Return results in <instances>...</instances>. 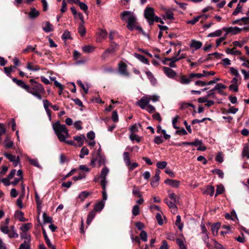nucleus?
I'll list each match as a JSON object with an SVG mask.
<instances>
[{"label": "nucleus", "instance_id": "57", "mask_svg": "<svg viewBox=\"0 0 249 249\" xmlns=\"http://www.w3.org/2000/svg\"><path fill=\"white\" fill-rule=\"evenodd\" d=\"M202 16H199L197 17H195L192 20H189L187 22L188 24H191L192 25L195 24L200 18H201Z\"/></svg>", "mask_w": 249, "mask_h": 249}, {"label": "nucleus", "instance_id": "27", "mask_svg": "<svg viewBox=\"0 0 249 249\" xmlns=\"http://www.w3.org/2000/svg\"><path fill=\"white\" fill-rule=\"evenodd\" d=\"M117 46H118V45L116 43H115L114 42H112L110 45V47L108 49H107L106 50L109 53H112L115 52V51H116V50L117 49Z\"/></svg>", "mask_w": 249, "mask_h": 249}, {"label": "nucleus", "instance_id": "23", "mask_svg": "<svg viewBox=\"0 0 249 249\" xmlns=\"http://www.w3.org/2000/svg\"><path fill=\"white\" fill-rule=\"evenodd\" d=\"M226 53L232 55H240L241 52L239 51L236 50L235 48L232 49L227 48L226 50Z\"/></svg>", "mask_w": 249, "mask_h": 249}, {"label": "nucleus", "instance_id": "25", "mask_svg": "<svg viewBox=\"0 0 249 249\" xmlns=\"http://www.w3.org/2000/svg\"><path fill=\"white\" fill-rule=\"evenodd\" d=\"M145 73L152 84L155 85L157 83V80L153 74L150 71H145Z\"/></svg>", "mask_w": 249, "mask_h": 249}, {"label": "nucleus", "instance_id": "62", "mask_svg": "<svg viewBox=\"0 0 249 249\" xmlns=\"http://www.w3.org/2000/svg\"><path fill=\"white\" fill-rule=\"evenodd\" d=\"M167 165L166 161H159L157 163V166L159 169H164Z\"/></svg>", "mask_w": 249, "mask_h": 249}, {"label": "nucleus", "instance_id": "39", "mask_svg": "<svg viewBox=\"0 0 249 249\" xmlns=\"http://www.w3.org/2000/svg\"><path fill=\"white\" fill-rule=\"evenodd\" d=\"M83 51L85 53H91L94 50V47L90 45H85L82 47Z\"/></svg>", "mask_w": 249, "mask_h": 249}, {"label": "nucleus", "instance_id": "4", "mask_svg": "<svg viewBox=\"0 0 249 249\" xmlns=\"http://www.w3.org/2000/svg\"><path fill=\"white\" fill-rule=\"evenodd\" d=\"M144 15L149 24L152 25L154 23L153 18L155 16L154 9L152 7H147L144 10Z\"/></svg>", "mask_w": 249, "mask_h": 249}, {"label": "nucleus", "instance_id": "59", "mask_svg": "<svg viewBox=\"0 0 249 249\" xmlns=\"http://www.w3.org/2000/svg\"><path fill=\"white\" fill-rule=\"evenodd\" d=\"M154 142L157 144H160L163 142V140L162 136H156Z\"/></svg>", "mask_w": 249, "mask_h": 249}, {"label": "nucleus", "instance_id": "16", "mask_svg": "<svg viewBox=\"0 0 249 249\" xmlns=\"http://www.w3.org/2000/svg\"><path fill=\"white\" fill-rule=\"evenodd\" d=\"M39 15V12L36 10L34 7L31 8V11L29 13L28 15L30 18L34 19L37 17Z\"/></svg>", "mask_w": 249, "mask_h": 249}, {"label": "nucleus", "instance_id": "13", "mask_svg": "<svg viewBox=\"0 0 249 249\" xmlns=\"http://www.w3.org/2000/svg\"><path fill=\"white\" fill-rule=\"evenodd\" d=\"M157 132L158 133H161L163 134V138L165 140H169L171 138V136L169 134H166V130L162 129L160 125H158L157 127Z\"/></svg>", "mask_w": 249, "mask_h": 249}, {"label": "nucleus", "instance_id": "42", "mask_svg": "<svg viewBox=\"0 0 249 249\" xmlns=\"http://www.w3.org/2000/svg\"><path fill=\"white\" fill-rule=\"evenodd\" d=\"M132 213L135 216L140 214V208L138 205H135L133 207Z\"/></svg>", "mask_w": 249, "mask_h": 249}, {"label": "nucleus", "instance_id": "29", "mask_svg": "<svg viewBox=\"0 0 249 249\" xmlns=\"http://www.w3.org/2000/svg\"><path fill=\"white\" fill-rule=\"evenodd\" d=\"M134 56L140 61H141L142 62L144 63V64H148V59L144 57L143 55H142L140 54H138L137 53H135L134 54Z\"/></svg>", "mask_w": 249, "mask_h": 249}, {"label": "nucleus", "instance_id": "49", "mask_svg": "<svg viewBox=\"0 0 249 249\" xmlns=\"http://www.w3.org/2000/svg\"><path fill=\"white\" fill-rule=\"evenodd\" d=\"M78 4L79 5L80 9L82 10L85 12V13H87L88 7L87 4L84 2H81L80 1H79Z\"/></svg>", "mask_w": 249, "mask_h": 249}, {"label": "nucleus", "instance_id": "2", "mask_svg": "<svg viewBox=\"0 0 249 249\" xmlns=\"http://www.w3.org/2000/svg\"><path fill=\"white\" fill-rule=\"evenodd\" d=\"M52 127L59 141L64 142L67 138L70 137L69 130L66 126L61 124L59 121L53 123Z\"/></svg>", "mask_w": 249, "mask_h": 249}, {"label": "nucleus", "instance_id": "36", "mask_svg": "<svg viewBox=\"0 0 249 249\" xmlns=\"http://www.w3.org/2000/svg\"><path fill=\"white\" fill-rule=\"evenodd\" d=\"M27 68L30 70L32 71H38L39 70L40 68L37 65H33L32 63H28L27 64Z\"/></svg>", "mask_w": 249, "mask_h": 249}, {"label": "nucleus", "instance_id": "14", "mask_svg": "<svg viewBox=\"0 0 249 249\" xmlns=\"http://www.w3.org/2000/svg\"><path fill=\"white\" fill-rule=\"evenodd\" d=\"M12 80L13 82L16 83L18 86L26 91L27 89H28V85L24 82L21 80H18L16 78H13Z\"/></svg>", "mask_w": 249, "mask_h": 249}, {"label": "nucleus", "instance_id": "44", "mask_svg": "<svg viewBox=\"0 0 249 249\" xmlns=\"http://www.w3.org/2000/svg\"><path fill=\"white\" fill-rule=\"evenodd\" d=\"M102 187V189H103V191H102V196H103V202H104L107 199V192H106V185L105 184H104V185H101Z\"/></svg>", "mask_w": 249, "mask_h": 249}, {"label": "nucleus", "instance_id": "1", "mask_svg": "<svg viewBox=\"0 0 249 249\" xmlns=\"http://www.w3.org/2000/svg\"><path fill=\"white\" fill-rule=\"evenodd\" d=\"M31 86L28 85V89L26 91L36 97L39 100L42 99V95L45 92V89L43 86L34 79H30L29 81Z\"/></svg>", "mask_w": 249, "mask_h": 249}, {"label": "nucleus", "instance_id": "5", "mask_svg": "<svg viewBox=\"0 0 249 249\" xmlns=\"http://www.w3.org/2000/svg\"><path fill=\"white\" fill-rule=\"evenodd\" d=\"M150 101V98L147 96H143L137 102V105L142 109H145Z\"/></svg>", "mask_w": 249, "mask_h": 249}, {"label": "nucleus", "instance_id": "26", "mask_svg": "<svg viewBox=\"0 0 249 249\" xmlns=\"http://www.w3.org/2000/svg\"><path fill=\"white\" fill-rule=\"evenodd\" d=\"M185 54L182 53L179 57H178V56H177L176 54L175 56L173 57L172 58H165V60L167 61H172L176 62L182 58H185Z\"/></svg>", "mask_w": 249, "mask_h": 249}, {"label": "nucleus", "instance_id": "47", "mask_svg": "<svg viewBox=\"0 0 249 249\" xmlns=\"http://www.w3.org/2000/svg\"><path fill=\"white\" fill-rule=\"evenodd\" d=\"M43 219L44 223H51L52 222V218L48 216L46 213H43Z\"/></svg>", "mask_w": 249, "mask_h": 249}, {"label": "nucleus", "instance_id": "30", "mask_svg": "<svg viewBox=\"0 0 249 249\" xmlns=\"http://www.w3.org/2000/svg\"><path fill=\"white\" fill-rule=\"evenodd\" d=\"M28 160L31 164L39 169H42V167L39 165L38 161L37 159L28 158Z\"/></svg>", "mask_w": 249, "mask_h": 249}, {"label": "nucleus", "instance_id": "9", "mask_svg": "<svg viewBox=\"0 0 249 249\" xmlns=\"http://www.w3.org/2000/svg\"><path fill=\"white\" fill-rule=\"evenodd\" d=\"M164 183L173 188H178L180 184V182L179 181L169 178L165 180Z\"/></svg>", "mask_w": 249, "mask_h": 249}, {"label": "nucleus", "instance_id": "3", "mask_svg": "<svg viewBox=\"0 0 249 249\" xmlns=\"http://www.w3.org/2000/svg\"><path fill=\"white\" fill-rule=\"evenodd\" d=\"M120 17L123 21L127 22V27L130 31L134 30L136 18L133 13L129 11H124L121 13Z\"/></svg>", "mask_w": 249, "mask_h": 249}, {"label": "nucleus", "instance_id": "53", "mask_svg": "<svg viewBox=\"0 0 249 249\" xmlns=\"http://www.w3.org/2000/svg\"><path fill=\"white\" fill-rule=\"evenodd\" d=\"M35 200L37 204V209L40 208L41 205L42 204V201L40 199V197L37 193H35Z\"/></svg>", "mask_w": 249, "mask_h": 249}, {"label": "nucleus", "instance_id": "52", "mask_svg": "<svg viewBox=\"0 0 249 249\" xmlns=\"http://www.w3.org/2000/svg\"><path fill=\"white\" fill-rule=\"evenodd\" d=\"M224 191V187L222 185H219L217 186L216 191L215 194V196H217L218 195H220L222 194Z\"/></svg>", "mask_w": 249, "mask_h": 249}, {"label": "nucleus", "instance_id": "7", "mask_svg": "<svg viewBox=\"0 0 249 249\" xmlns=\"http://www.w3.org/2000/svg\"><path fill=\"white\" fill-rule=\"evenodd\" d=\"M160 171L159 169L156 170V173L154 177H153L151 182V185L154 188L157 187L159 185V181L160 179Z\"/></svg>", "mask_w": 249, "mask_h": 249}, {"label": "nucleus", "instance_id": "60", "mask_svg": "<svg viewBox=\"0 0 249 249\" xmlns=\"http://www.w3.org/2000/svg\"><path fill=\"white\" fill-rule=\"evenodd\" d=\"M203 241L204 243L206 245V246L208 248H210V244L209 243V237L207 233L203 234V236L202 237Z\"/></svg>", "mask_w": 249, "mask_h": 249}, {"label": "nucleus", "instance_id": "37", "mask_svg": "<svg viewBox=\"0 0 249 249\" xmlns=\"http://www.w3.org/2000/svg\"><path fill=\"white\" fill-rule=\"evenodd\" d=\"M20 237L22 239H25L24 241H28V243H30L31 237L27 232H22L20 233Z\"/></svg>", "mask_w": 249, "mask_h": 249}, {"label": "nucleus", "instance_id": "48", "mask_svg": "<svg viewBox=\"0 0 249 249\" xmlns=\"http://www.w3.org/2000/svg\"><path fill=\"white\" fill-rule=\"evenodd\" d=\"M226 88V87L224 85L221 83H218L213 89L214 90H218L220 93L222 89H225Z\"/></svg>", "mask_w": 249, "mask_h": 249}, {"label": "nucleus", "instance_id": "41", "mask_svg": "<svg viewBox=\"0 0 249 249\" xmlns=\"http://www.w3.org/2000/svg\"><path fill=\"white\" fill-rule=\"evenodd\" d=\"M214 192V188L213 186H207L206 190L205 191V193L210 195V196H213Z\"/></svg>", "mask_w": 249, "mask_h": 249}, {"label": "nucleus", "instance_id": "21", "mask_svg": "<svg viewBox=\"0 0 249 249\" xmlns=\"http://www.w3.org/2000/svg\"><path fill=\"white\" fill-rule=\"evenodd\" d=\"M73 138L79 143V146H80L83 144L84 141L86 139L85 135L83 134L79 136H75Z\"/></svg>", "mask_w": 249, "mask_h": 249}, {"label": "nucleus", "instance_id": "63", "mask_svg": "<svg viewBox=\"0 0 249 249\" xmlns=\"http://www.w3.org/2000/svg\"><path fill=\"white\" fill-rule=\"evenodd\" d=\"M4 156L8 159L10 161H14V160L17 158L15 156L7 153H5L4 154Z\"/></svg>", "mask_w": 249, "mask_h": 249}, {"label": "nucleus", "instance_id": "28", "mask_svg": "<svg viewBox=\"0 0 249 249\" xmlns=\"http://www.w3.org/2000/svg\"><path fill=\"white\" fill-rule=\"evenodd\" d=\"M31 227L32 224L30 223L24 224L20 227V230L22 231V232H27Z\"/></svg>", "mask_w": 249, "mask_h": 249}, {"label": "nucleus", "instance_id": "17", "mask_svg": "<svg viewBox=\"0 0 249 249\" xmlns=\"http://www.w3.org/2000/svg\"><path fill=\"white\" fill-rule=\"evenodd\" d=\"M202 46V43L199 41H197L195 39L192 40V43L190 46L191 48H194L196 50L200 49Z\"/></svg>", "mask_w": 249, "mask_h": 249}, {"label": "nucleus", "instance_id": "38", "mask_svg": "<svg viewBox=\"0 0 249 249\" xmlns=\"http://www.w3.org/2000/svg\"><path fill=\"white\" fill-rule=\"evenodd\" d=\"M13 142L11 141L8 137H6L4 141L5 147L6 148H10L13 145Z\"/></svg>", "mask_w": 249, "mask_h": 249}, {"label": "nucleus", "instance_id": "20", "mask_svg": "<svg viewBox=\"0 0 249 249\" xmlns=\"http://www.w3.org/2000/svg\"><path fill=\"white\" fill-rule=\"evenodd\" d=\"M23 213L21 211H17L15 214V217L21 222H25L27 219L23 216Z\"/></svg>", "mask_w": 249, "mask_h": 249}, {"label": "nucleus", "instance_id": "46", "mask_svg": "<svg viewBox=\"0 0 249 249\" xmlns=\"http://www.w3.org/2000/svg\"><path fill=\"white\" fill-rule=\"evenodd\" d=\"M133 195L134 196H137L138 197H141L142 195L140 193L139 189L136 185H133Z\"/></svg>", "mask_w": 249, "mask_h": 249}, {"label": "nucleus", "instance_id": "11", "mask_svg": "<svg viewBox=\"0 0 249 249\" xmlns=\"http://www.w3.org/2000/svg\"><path fill=\"white\" fill-rule=\"evenodd\" d=\"M96 162L99 166L105 165L106 163V158L105 156L101 155L99 152H98L96 157L95 158Z\"/></svg>", "mask_w": 249, "mask_h": 249}, {"label": "nucleus", "instance_id": "51", "mask_svg": "<svg viewBox=\"0 0 249 249\" xmlns=\"http://www.w3.org/2000/svg\"><path fill=\"white\" fill-rule=\"evenodd\" d=\"M0 230L4 234H8L10 229L7 225H1L0 227Z\"/></svg>", "mask_w": 249, "mask_h": 249}, {"label": "nucleus", "instance_id": "58", "mask_svg": "<svg viewBox=\"0 0 249 249\" xmlns=\"http://www.w3.org/2000/svg\"><path fill=\"white\" fill-rule=\"evenodd\" d=\"M77 84L84 90L85 93L87 94L89 90L88 87H86V86H85V85L82 83L81 80H78Z\"/></svg>", "mask_w": 249, "mask_h": 249}, {"label": "nucleus", "instance_id": "24", "mask_svg": "<svg viewBox=\"0 0 249 249\" xmlns=\"http://www.w3.org/2000/svg\"><path fill=\"white\" fill-rule=\"evenodd\" d=\"M191 78H190L189 77V78H187L185 75H182L180 77V79L178 80V81L181 84H185L187 85L189 84L191 81Z\"/></svg>", "mask_w": 249, "mask_h": 249}, {"label": "nucleus", "instance_id": "34", "mask_svg": "<svg viewBox=\"0 0 249 249\" xmlns=\"http://www.w3.org/2000/svg\"><path fill=\"white\" fill-rule=\"evenodd\" d=\"M175 224L177 226H178V229L180 231H182L183 227V224L181 222V217L180 215H178L177 216V219L176 221Z\"/></svg>", "mask_w": 249, "mask_h": 249}, {"label": "nucleus", "instance_id": "19", "mask_svg": "<svg viewBox=\"0 0 249 249\" xmlns=\"http://www.w3.org/2000/svg\"><path fill=\"white\" fill-rule=\"evenodd\" d=\"M42 28L44 32L49 33L53 30V26L49 21H46Z\"/></svg>", "mask_w": 249, "mask_h": 249}, {"label": "nucleus", "instance_id": "43", "mask_svg": "<svg viewBox=\"0 0 249 249\" xmlns=\"http://www.w3.org/2000/svg\"><path fill=\"white\" fill-rule=\"evenodd\" d=\"M89 154V150L88 148L84 146L83 147L81 150L80 154L79 157L80 158L82 159L84 157L85 155H87Z\"/></svg>", "mask_w": 249, "mask_h": 249}, {"label": "nucleus", "instance_id": "61", "mask_svg": "<svg viewBox=\"0 0 249 249\" xmlns=\"http://www.w3.org/2000/svg\"><path fill=\"white\" fill-rule=\"evenodd\" d=\"M70 38V32L67 30L65 31L62 36V38L64 40H67Z\"/></svg>", "mask_w": 249, "mask_h": 249}, {"label": "nucleus", "instance_id": "45", "mask_svg": "<svg viewBox=\"0 0 249 249\" xmlns=\"http://www.w3.org/2000/svg\"><path fill=\"white\" fill-rule=\"evenodd\" d=\"M243 6L240 3H238L236 9L233 12L232 15L234 16L237 15L239 13H242Z\"/></svg>", "mask_w": 249, "mask_h": 249}, {"label": "nucleus", "instance_id": "8", "mask_svg": "<svg viewBox=\"0 0 249 249\" xmlns=\"http://www.w3.org/2000/svg\"><path fill=\"white\" fill-rule=\"evenodd\" d=\"M165 201L168 207L171 209V212L174 213H176L177 211V207L176 206L177 202L172 200H169L167 199H165Z\"/></svg>", "mask_w": 249, "mask_h": 249}, {"label": "nucleus", "instance_id": "40", "mask_svg": "<svg viewBox=\"0 0 249 249\" xmlns=\"http://www.w3.org/2000/svg\"><path fill=\"white\" fill-rule=\"evenodd\" d=\"M166 18L167 19L172 20L174 18V14L172 11L170 9L166 10L165 12Z\"/></svg>", "mask_w": 249, "mask_h": 249}, {"label": "nucleus", "instance_id": "33", "mask_svg": "<svg viewBox=\"0 0 249 249\" xmlns=\"http://www.w3.org/2000/svg\"><path fill=\"white\" fill-rule=\"evenodd\" d=\"M222 34V30L220 29L217 30L214 32L210 33L207 36L209 37H218L221 36Z\"/></svg>", "mask_w": 249, "mask_h": 249}, {"label": "nucleus", "instance_id": "18", "mask_svg": "<svg viewBox=\"0 0 249 249\" xmlns=\"http://www.w3.org/2000/svg\"><path fill=\"white\" fill-rule=\"evenodd\" d=\"M244 29H246L245 28H240L238 27H230V30L229 31V34H231L232 35H235Z\"/></svg>", "mask_w": 249, "mask_h": 249}, {"label": "nucleus", "instance_id": "12", "mask_svg": "<svg viewBox=\"0 0 249 249\" xmlns=\"http://www.w3.org/2000/svg\"><path fill=\"white\" fill-rule=\"evenodd\" d=\"M191 145L196 146L199 145V146L197 148V150L205 151L206 149L204 146L202 145V141L198 139H196L194 142H191Z\"/></svg>", "mask_w": 249, "mask_h": 249}, {"label": "nucleus", "instance_id": "50", "mask_svg": "<svg viewBox=\"0 0 249 249\" xmlns=\"http://www.w3.org/2000/svg\"><path fill=\"white\" fill-rule=\"evenodd\" d=\"M18 249H30V243H28V241H24Z\"/></svg>", "mask_w": 249, "mask_h": 249}, {"label": "nucleus", "instance_id": "35", "mask_svg": "<svg viewBox=\"0 0 249 249\" xmlns=\"http://www.w3.org/2000/svg\"><path fill=\"white\" fill-rule=\"evenodd\" d=\"M90 194L89 192L83 191L79 194L78 197L81 201H83Z\"/></svg>", "mask_w": 249, "mask_h": 249}, {"label": "nucleus", "instance_id": "56", "mask_svg": "<svg viewBox=\"0 0 249 249\" xmlns=\"http://www.w3.org/2000/svg\"><path fill=\"white\" fill-rule=\"evenodd\" d=\"M212 172L213 174H217L219 176V177L220 178H222L224 177V173L222 170H221L220 169H214L212 171Z\"/></svg>", "mask_w": 249, "mask_h": 249}, {"label": "nucleus", "instance_id": "15", "mask_svg": "<svg viewBox=\"0 0 249 249\" xmlns=\"http://www.w3.org/2000/svg\"><path fill=\"white\" fill-rule=\"evenodd\" d=\"M119 70L120 72L124 75L128 76V73L126 71V65L124 63L119 64Z\"/></svg>", "mask_w": 249, "mask_h": 249}, {"label": "nucleus", "instance_id": "22", "mask_svg": "<svg viewBox=\"0 0 249 249\" xmlns=\"http://www.w3.org/2000/svg\"><path fill=\"white\" fill-rule=\"evenodd\" d=\"M105 206V202L103 201H99L95 204L94 207V212H100L104 208Z\"/></svg>", "mask_w": 249, "mask_h": 249}, {"label": "nucleus", "instance_id": "55", "mask_svg": "<svg viewBox=\"0 0 249 249\" xmlns=\"http://www.w3.org/2000/svg\"><path fill=\"white\" fill-rule=\"evenodd\" d=\"M140 236L143 241L146 242L147 240V234L145 231L142 230L140 233Z\"/></svg>", "mask_w": 249, "mask_h": 249}, {"label": "nucleus", "instance_id": "64", "mask_svg": "<svg viewBox=\"0 0 249 249\" xmlns=\"http://www.w3.org/2000/svg\"><path fill=\"white\" fill-rule=\"evenodd\" d=\"M82 122L81 121H77L74 123V125L77 130H81L82 129Z\"/></svg>", "mask_w": 249, "mask_h": 249}, {"label": "nucleus", "instance_id": "54", "mask_svg": "<svg viewBox=\"0 0 249 249\" xmlns=\"http://www.w3.org/2000/svg\"><path fill=\"white\" fill-rule=\"evenodd\" d=\"M220 224L219 223H215L212 226V231L213 232V234H214L215 232L216 233H217L218 231L220 228Z\"/></svg>", "mask_w": 249, "mask_h": 249}, {"label": "nucleus", "instance_id": "6", "mask_svg": "<svg viewBox=\"0 0 249 249\" xmlns=\"http://www.w3.org/2000/svg\"><path fill=\"white\" fill-rule=\"evenodd\" d=\"M109 172V169L106 166L104 167L101 170L100 178H102L101 180V185H107L106 176Z\"/></svg>", "mask_w": 249, "mask_h": 249}, {"label": "nucleus", "instance_id": "10", "mask_svg": "<svg viewBox=\"0 0 249 249\" xmlns=\"http://www.w3.org/2000/svg\"><path fill=\"white\" fill-rule=\"evenodd\" d=\"M163 70L164 72L169 78H174L177 75V73L170 68L164 67Z\"/></svg>", "mask_w": 249, "mask_h": 249}, {"label": "nucleus", "instance_id": "32", "mask_svg": "<svg viewBox=\"0 0 249 249\" xmlns=\"http://www.w3.org/2000/svg\"><path fill=\"white\" fill-rule=\"evenodd\" d=\"M123 159L126 166L130 165V160L129 158V154L127 152H124L123 153Z\"/></svg>", "mask_w": 249, "mask_h": 249}, {"label": "nucleus", "instance_id": "31", "mask_svg": "<svg viewBox=\"0 0 249 249\" xmlns=\"http://www.w3.org/2000/svg\"><path fill=\"white\" fill-rule=\"evenodd\" d=\"M95 214V212L94 211H91L89 213V214L88 215L87 220V223L88 225L91 223L92 220L94 218Z\"/></svg>", "mask_w": 249, "mask_h": 249}]
</instances>
